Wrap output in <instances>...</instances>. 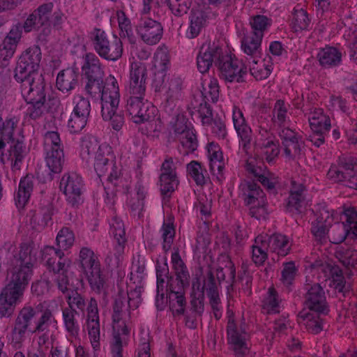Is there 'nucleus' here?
Returning <instances> with one entry per match:
<instances>
[{
	"instance_id": "69168bd1",
	"label": "nucleus",
	"mask_w": 357,
	"mask_h": 357,
	"mask_svg": "<svg viewBox=\"0 0 357 357\" xmlns=\"http://www.w3.org/2000/svg\"><path fill=\"white\" fill-rule=\"evenodd\" d=\"M282 146L287 159L292 160L300 156L301 153V142L299 141L298 137L294 140L282 142Z\"/></svg>"
},
{
	"instance_id": "e433bc0d",
	"label": "nucleus",
	"mask_w": 357,
	"mask_h": 357,
	"mask_svg": "<svg viewBox=\"0 0 357 357\" xmlns=\"http://www.w3.org/2000/svg\"><path fill=\"white\" fill-rule=\"evenodd\" d=\"M97 139L93 136H84L81 142L80 155L86 163H91L97 152L102 148Z\"/></svg>"
},
{
	"instance_id": "4be33fe9",
	"label": "nucleus",
	"mask_w": 357,
	"mask_h": 357,
	"mask_svg": "<svg viewBox=\"0 0 357 357\" xmlns=\"http://www.w3.org/2000/svg\"><path fill=\"white\" fill-rule=\"evenodd\" d=\"M19 119L15 116H8L4 119L0 114V156L6 144L13 139L15 134L19 131Z\"/></svg>"
},
{
	"instance_id": "5fc2aeb1",
	"label": "nucleus",
	"mask_w": 357,
	"mask_h": 357,
	"mask_svg": "<svg viewBox=\"0 0 357 357\" xmlns=\"http://www.w3.org/2000/svg\"><path fill=\"white\" fill-rule=\"evenodd\" d=\"M260 153L268 163L273 162L278 155L280 149L278 144L273 139H268L259 144Z\"/></svg>"
},
{
	"instance_id": "bb28decb",
	"label": "nucleus",
	"mask_w": 357,
	"mask_h": 357,
	"mask_svg": "<svg viewBox=\"0 0 357 357\" xmlns=\"http://www.w3.org/2000/svg\"><path fill=\"white\" fill-rule=\"evenodd\" d=\"M239 188L246 206H250L259 202L263 204L264 199H266L262 190L254 182L245 181L240 185Z\"/></svg>"
},
{
	"instance_id": "423d86ee",
	"label": "nucleus",
	"mask_w": 357,
	"mask_h": 357,
	"mask_svg": "<svg viewBox=\"0 0 357 357\" xmlns=\"http://www.w3.org/2000/svg\"><path fill=\"white\" fill-rule=\"evenodd\" d=\"M36 314V310L31 305H25L20 310L10 332V342L14 347L20 349L22 347Z\"/></svg>"
},
{
	"instance_id": "412c9836",
	"label": "nucleus",
	"mask_w": 357,
	"mask_h": 357,
	"mask_svg": "<svg viewBox=\"0 0 357 357\" xmlns=\"http://www.w3.org/2000/svg\"><path fill=\"white\" fill-rule=\"evenodd\" d=\"M232 120L238 136L241 139L243 149L248 153L250 149L252 132L250 127L247 124L242 111L236 106L233 107Z\"/></svg>"
},
{
	"instance_id": "2f4dec72",
	"label": "nucleus",
	"mask_w": 357,
	"mask_h": 357,
	"mask_svg": "<svg viewBox=\"0 0 357 357\" xmlns=\"http://www.w3.org/2000/svg\"><path fill=\"white\" fill-rule=\"evenodd\" d=\"M266 244L271 252L275 253L278 256L287 255L291 250V243L285 235L273 234L266 237Z\"/></svg>"
},
{
	"instance_id": "e2e57ef3",
	"label": "nucleus",
	"mask_w": 357,
	"mask_h": 357,
	"mask_svg": "<svg viewBox=\"0 0 357 357\" xmlns=\"http://www.w3.org/2000/svg\"><path fill=\"white\" fill-rule=\"evenodd\" d=\"M116 15L121 37L127 38L130 42H132L134 37L130 20L126 16L125 13L121 10L117 11Z\"/></svg>"
},
{
	"instance_id": "0e129e2a",
	"label": "nucleus",
	"mask_w": 357,
	"mask_h": 357,
	"mask_svg": "<svg viewBox=\"0 0 357 357\" xmlns=\"http://www.w3.org/2000/svg\"><path fill=\"white\" fill-rule=\"evenodd\" d=\"M156 108L149 102L146 100L144 105L140 109L137 116L134 117L133 122L137 124L152 121L155 116Z\"/></svg>"
},
{
	"instance_id": "72a5a7b5",
	"label": "nucleus",
	"mask_w": 357,
	"mask_h": 357,
	"mask_svg": "<svg viewBox=\"0 0 357 357\" xmlns=\"http://www.w3.org/2000/svg\"><path fill=\"white\" fill-rule=\"evenodd\" d=\"M79 74L72 68L60 71L56 77V86L63 93L73 90L78 84Z\"/></svg>"
},
{
	"instance_id": "f704fd0d",
	"label": "nucleus",
	"mask_w": 357,
	"mask_h": 357,
	"mask_svg": "<svg viewBox=\"0 0 357 357\" xmlns=\"http://www.w3.org/2000/svg\"><path fill=\"white\" fill-rule=\"evenodd\" d=\"M79 313L72 307H65L62 310V318L64 328L72 338H77L79 336L80 327L78 321Z\"/></svg>"
},
{
	"instance_id": "4d7b16f0",
	"label": "nucleus",
	"mask_w": 357,
	"mask_h": 357,
	"mask_svg": "<svg viewBox=\"0 0 357 357\" xmlns=\"http://www.w3.org/2000/svg\"><path fill=\"white\" fill-rule=\"evenodd\" d=\"M310 23V20L305 10L302 8L294 10L291 21V26L294 31L307 29Z\"/></svg>"
},
{
	"instance_id": "3c124183",
	"label": "nucleus",
	"mask_w": 357,
	"mask_h": 357,
	"mask_svg": "<svg viewBox=\"0 0 357 357\" xmlns=\"http://www.w3.org/2000/svg\"><path fill=\"white\" fill-rule=\"evenodd\" d=\"M54 323H56V320L52 310L45 309L36 321L35 326L31 332L32 333H48L50 327Z\"/></svg>"
},
{
	"instance_id": "8fccbe9b",
	"label": "nucleus",
	"mask_w": 357,
	"mask_h": 357,
	"mask_svg": "<svg viewBox=\"0 0 357 357\" xmlns=\"http://www.w3.org/2000/svg\"><path fill=\"white\" fill-rule=\"evenodd\" d=\"M337 162V165H331V168L335 167L343 175H348L357 171V159L350 154L341 155Z\"/></svg>"
},
{
	"instance_id": "79ce46f5",
	"label": "nucleus",
	"mask_w": 357,
	"mask_h": 357,
	"mask_svg": "<svg viewBox=\"0 0 357 357\" xmlns=\"http://www.w3.org/2000/svg\"><path fill=\"white\" fill-rule=\"evenodd\" d=\"M317 59L321 66L330 68L340 63L342 54L335 47H326L319 52Z\"/></svg>"
},
{
	"instance_id": "b1692460",
	"label": "nucleus",
	"mask_w": 357,
	"mask_h": 357,
	"mask_svg": "<svg viewBox=\"0 0 357 357\" xmlns=\"http://www.w3.org/2000/svg\"><path fill=\"white\" fill-rule=\"evenodd\" d=\"M33 275V268L12 261L8 271L9 282L14 285L26 288Z\"/></svg>"
},
{
	"instance_id": "cd10ccee",
	"label": "nucleus",
	"mask_w": 357,
	"mask_h": 357,
	"mask_svg": "<svg viewBox=\"0 0 357 357\" xmlns=\"http://www.w3.org/2000/svg\"><path fill=\"white\" fill-rule=\"evenodd\" d=\"M84 60V63L82 66L83 75L86 79H102L104 70L98 57L93 53H87Z\"/></svg>"
},
{
	"instance_id": "a878e982",
	"label": "nucleus",
	"mask_w": 357,
	"mask_h": 357,
	"mask_svg": "<svg viewBox=\"0 0 357 357\" xmlns=\"http://www.w3.org/2000/svg\"><path fill=\"white\" fill-rule=\"evenodd\" d=\"M308 121L311 130L317 133H328L332 128L330 117L320 108H314L309 113Z\"/></svg>"
},
{
	"instance_id": "f8f14e48",
	"label": "nucleus",
	"mask_w": 357,
	"mask_h": 357,
	"mask_svg": "<svg viewBox=\"0 0 357 357\" xmlns=\"http://www.w3.org/2000/svg\"><path fill=\"white\" fill-rule=\"evenodd\" d=\"M21 83V92L27 100H46L45 83L42 74H33L23 80H16Z\"/></svg>"
},
{
	"instance_id": "0eeeda50",
	"label": "nucleus",
	"mask_w": 357,
	"mask_h": 357,
	"mask_svg": "<svg viewBox=\"0 0 357 357\" xmlns=\"http://www.w3.org/2000/svg\"><path fill=\"white\" fill-rule=\"evenodd\" d=\"M41 59L40 49L33 46L26 49L20 56L15 70V79L23 80L26 77L40 74L39 64Z\"/></svg>"
},
{
	"instance_id": "680f3d73",
	"label": "nucleus",
	"mask_w": 357,
	"mask_h": 357,
	"mask_svg": "<svg viewBox=\"0 0 357 357\" xmlns=\"http://www.w3.org/2000/svg\"><path fill=\"white\" fill-rule=\"evenodd\" d=\"M306 328L312 333H319L323 329L322 320L319 315L314 313L301 314Z\"/></svg>"
},
{
	"instance_id": "603ef678",
	"label": "nucleus",
	"mask_w": 357,
	"mask_h": 357,
	"mask_svg": "<svg viewBox=\"0 0 357 357\" xmlns=\"http://www.w3.org/2000/svg\"><path fill=\"white\" fill-rule=\"evenodd\" d=\"M263 310L268 314H275L280 312V305L278 295L273 288H270L262 304Z\"/></svg>"
},
{
	"instance_id": "4468645a",
	"label": "nucleus",
	"mask_w": 357,
	"mask_h": 357,
	"mask_svg": "<svg viewBox=\"0 0 357 357\" xmlns=\"http://www.w3.org/2000/svg\"><path fill=\"white\" fill-rule=\"evenodd\" d=\"M136 30L142 40L146 44H157L162 36V26L160 22L148 17H142L136 26Z\"/></svg>"
},
{
	"instance_id": "58836bf2",
	"label": "nucleus",
	"mask_w": 357,
	"mask_h": 357,
	"mask_svg": "<svg viewBox=\"0 0 357 357\" xmlns=\"http://www.w3.org/2000/svg\"><path fill=\"white\" fill-rule=\"evenodd\" d=\"M91 289L100 294L105 289L106 280L100 268V264L83 271Z\"/></svg>"
},
{
	"instance_id": "393cba45",
	"label": "nucleus",
	"mask_w": 357,
	"mask_h": 357,
	"mask_svg": "<svg viewBox=\"0 0 357 357\" xmlns=\"http://www.w3.org/2000/svg\"><path fill=\"white\" fill-rule=\"evenodd\" d=\"M245 169L250 174L257 178L264 187L268 190L275 188V184L278 183L277 178L267 169L266 167L255 165L254 160H248L245 163Z\"/></svg>"
},
{
	"instance_id": "2eb2a0df",
	"label": "nucleus",
	"mask_w": 357,
	"mask_h": 357,
	"mask_svg": "<svg viewBox=\"0 0 357 357\" xmlns=\"http://www.w3.org/2000/svg\"><path fill=\"white\" fill-rule=\"evenodd\" d=\"M54 214V206L51 197H43L38 208L32 212L30 223L36 231L43 230L50 223H52Z\"/></svg>"
},
{
	"instance_id": "a211bd4d",
	"label": "nucleus",
	"mask_w": 357,
	"mask_h": 357,
	"mask_svg": "<svg viewBox=\"0 0 357 357\" xmlns=\"http://www.w3.org/2000/svg\"><path fill=\"white\" fill-rule=\"evenodd\" d=\"M333 220V215L323 206H321L317 213V219L312 223L311 231L317 242L325 243L329 240V227Z\"/></svg>"
},
{
	"instance_id": "338daca9",
	"label": "nucleus",
	"mask_w": 357,
	"mask_h": 357,
	"mask_svg": "<svg viewBox=\"0 0 357 357\" xmlns=\"http://www.w3.org/2000/svg\"><path fill=\"white\" fill-rule=\"evenodd\" d=\"M163 240L162 249L165 252H168L173 243L175 236V229L172 222H164L160 230Z\"/></svg>"
},
{
	"instance_id": "aec40b11",
	"label": "nucleus",
	"mask_w": 357,
	"mask_h": 357,
	"mask_svg": "<svg viewBox=\"0 0 357 357\" xmlns=\"http://www.w3.org/2000/svg\"><path fill=\"white\" fill-rule=\"evenodd\" d=\"M305 304L311 311L319 313H325L327 311V305L325 293L318 283L314 284H306Z\"/></svg>"
},
{
	"instance_id": "f3484780",
	"label": "nucleus",
	"mask_w": 357,
	"mask_h": 357,
	"mask_svg": "<svg viewBox=\"0 0 357 357\" xmlns=\"http://www.w3.org/2000/svg\"><path fill=\"white\" fill-rule=\"evenodd\" d=\"M147 70L142 63H132L130 66L128 93L130 96H144Z\"/></svg>"
},
{
	"instance_id": "4c0bfd02",
	"label": "nucleus",
	"mask_w": 357,
	"mask_h": 357,
	"mask_svg": "<svg viewBox=\"0 0 357 357\" xmlns=\"http://www.w3.org/2000/svg\"><path fill=\"white\" fill-rule=\"evenodd\" d=\"M206 22L205 13L199 8H193L190 16V26L187 31V36L190 38L197 37Z\"/></svg>"
},
{
	"instance_id": "49530a36",
	"label": "nucleus",
	"mask_w": 357,
	"mask_h": 357,
	"mask_svg": "<svg viewBox=\"0 0 357 357\" xmlns=\"http://www.w3.org/2000/svg\"><path fill=\"white\" fill-rule=\"evenodd\" d=\"M261 36H255L253 35L247 36L243 38L241 41V47L243 52L250 58L248 59V61L253 59V57H259L261 56Z\"/></svg>"
},
{
	"instance_id": "1a4fd4ad",
	"label": "nucleus",
	"mask_w": 357,
	"mask_h": 357,
	"mask_svg": "<svg viewBox=\"0 0 357 357\" xmlns=\"http://www.w3.org/2000/svg\"><path fill=\"white\" fill-rule=\"evenodd\" d=\"M86 328L92 347L100 349L102 335L98 302L94 298H91L86 307Z\"/></svg>"
},
{
	"instance_id": "c85d7f7f",
	"label": "nucleus",
	"mask_w": 357,
	"mask_h": 357,
	"mask_svg": "<svg viewBox=\"0 0 357 357\" xmlns=\"http://www.w3.org/2000/svg\"><path fill=\"white\" fill-rule=\"evenodd\" d=\"M12 144L6 154L7 160L10 162L13 170H19L21 168L22 161L26 154V147L22 139H11Z\"/></svg>"
},
{
	"instance_id": "bf43d9fd",
	"label": "nucleus",
	"mask_w": 357,
	"mask_h": 357,
	"mask_svg": "<svg viewBox=\"0 0 357 357\" xmlns=\"http://www.w3.org/2000/svg\"><path fill=\"white\" fill-rule=\"evenodd\" d=\"M257 132L260 136V140L262 142L268 141L272 139L271 129H275L269 121V116L261 115L257 118Z\"/></svg>"
},
{
	"instance_id": "a18cd8bd",
	"label": "nucleus",
	"mask_w": 357,
	"mask_h": 357,
	"mask_svg": "<svg viewBox=\"0 0 357 357\" xmlns=\"http://www.w3.org/2000/svg\"><path fill=\"white\" fill-rule=\"evenodd\" d=\"M327 176L334 183H340L348 188L357 190V170L356 172L343 175L335 167H333L328 171Z\"/></svg>"
},
{
	"instance_id": "5701e85b",
	"label": "nucleus",
	"mask_w": 357,
	"mask_h": 357,
	"mask_svg": "<svg viewBox=\"0 0 357 357\" xmlns=\"http://www.w3.org/2000/svg\"><path fill=\"white\" fill-rule=\"evenodd\" d=\"M111 232L114 236L115 243L114 252L115 265L118 266L120 262V257L124 252L126 242V231L123 221L116 216H114L110 224Z\"/></svg>"
},
{
	"instance_id": "a19ab883",
	"label": "nucleus",
	"mask_w": 357,
	"mask_h": 357,
	"mask_svg": "<svg viewBox=\"0 0 357 357\" xmlns=\"http://www.w3.org/2000/svg\"><path fill=\"white\" fill-rule=\"evenodd\" d=\"M37 249L31 243H22L19 253L14 257L13 261L29 266L33 268L36 261Z\"/></svg>"
},
{
	"instance_id": "f03ea898",
	"label": "nucleus",
	"mask_w": 357,
	"mask_h": 357,
	"mask_svg": "<svg viewBox=\"0 0 357 357\" xmlns=\"http://www.w3.org/2000/svg\"><path fill=\"white\" fill-rule=\"evenodd\" d=\"M141 302L137 291L119 293L115 298L112 307L113 342L111 344L112 357H123L125 337L129 335L132 327L131 310L137 309Z\"/></svg>"
},
{
	"instance_id": "c03bdc74",
	"label": "nucleus",
	"mask_w": 357,
	"mask_h": 357,
	"mask_svg": "<svg viewBox=\"0 0 357 357\" xmlns=\"http://www.w3.org/2000/svg\"><path fill=\"white\" fill-rule=\"evenodd\" d=\"M33 178L26 176L21 179L17 195L15 197L16 204L20 208H23L29 201L33 190Z\"/></svg>"
},
{
	"instance_id": "6ab92c4d",
	"label": "nucleus",
	"mask_w": 357,
	"mask_h": 357,
	"mask_svg": "<svg viewBox=\"0 0 357 357\" xmlns=\"http://www.w3.org/2000/svg\"><path fill=\"white\" fill-rule=\"evenodd\" d=\"M41 254L43 261L53 272L63 271L70 266V260L64 257V252L61 250L56 249L53 246H45L41 250Z\"/></svg>"
},
{
	"instance_id": "9d476101",
	"label": "nucleus",
	"mask_w": 357,
	"mask_h": 357,
	"mask_svg": "<svg viewBox=\"0 0 357 357\" xmlns=\"http://www.w3.org/2000/svg\"><path fill=\"white\" fill-rule=\"evenodd\" d=\"M228 342L237 357H244L249 351L247 344L248 334L245 328L238 326L232 318H229L227 324Z\"/></svg>"
},
{
	"instance_id": "dca6fc26",
	"label": "nucleus",
	"mask_w": 357,
	"mask_h": 357,
	"mask_svg": "<svg viewBox=\"0 0 357 357\" xmlns=\"http://www.w3.org/2000/svg\"><path fill=\"white\" fill-rule=\"evenodd\" d=\"M120 101L119 85L114 77H107L101 91V110H104L105 116H109V110L118 108Z\"/></svg>"
},
{
	"instance_id": "052dcab7",
	"label": "nucleus",
	"mask_w": 357,
	"mask_h": 357,
	"mask_svg": "<svg viewBox=\"0 0 357 357\" xmlns=\"http://www.w3.org/2000/svg\"><path fill=\"white\" fill-rule=\"evenodd\" d=\"M250 24L253 29V33L252 35L255 36H261L260 38L262 39L264 32L271 24V20L265 15H256L252 17L250 21Z\"/></svg>"
},
{
	"instance_id": "13d9d810",
	"label": "nucleus",
	"mask_w": 357,
	"mask_h": 357,
	"mask_svg": "<svg viewBox=\"0 0 357 357\" xmlns=\"http://www.w3.org/2000/svg\"><path fill=\"white\" fill-rule=\"evenodd\" d=\"M24 290L25 288L8 282L2 290L1 295L16 305L17 303L21 301Z\"/></svg>"
},
{
	"instance_id": "09e8293b",
	"label": "nucleus",
	"mask_w": 357,
	"mask_h": 357,
	"mask_svg": "<svg viewBox=\"0 0 357 357\" xmlns=\"http://www.w3.org/2000/svg\"><path fill=\"white\" fill-rule=\"evenodd\" d=\"M249 69L251 75L257 79L261 80L266 79L271 72V66H267L264 61L259 57H253L250 61H248Z\"/></svg>"
},
{
	"instance_id": "6e6d98bb",
	"label": "nucleus",
	"mask_w": 357,
	"mask_h": 357,
	"mask_svg": "<svg viewBox=\"0 0 357 357\" xmlns=\"http://www.w3.org/2000/svg\"><path fill=\"white\" fill-rule=\"evenodd\" d=\"M56 241L58 249L63 252V250H66L73 245L75 234L69 228L63 227L57 234Z\"/></svg>"
},
{
	"instance_id": "9b49d317",
	"label": "nucleus",
	"mask_w": 357,
	"mask_h": 357,
	"mask_svg": "<svg viewBox=\"0 0 357 357\" xmlns=\"http://www.w3.org/2000/svg\"><path fill=\"white\" fill-rule=\"evenodd\" d=\"M188 120L183 115H176L172 123V129L175 138L185 148L186 152H192L197 149V141L192 130L187 125Z\"/></svg>"
},
{
	"instance_id": "20e7f679",
	"label": "nucleus",
	"mask_w": 357,
	"mask_h": 357,
	"mask_svg": "<svg viewBox=\"0 0 357 357\" xmlns=\"http://www.w3.org/2000/svg\"><path fill=\"white\" fill-rule=\"evenodd\" d=\"M91 40L96 52L108 61H116L123 54V44L116 36L109 37L103 30L95 29L91 33Z\"/></svg>"
},
{
	"instance_id": "ddd939ff",
	"label": "nucleus",
	"mask_w": 357,
	"mask_h": 357,
	"mask_svg": "<svg viewBox=\"0 0 357 357\" xmlns=\"http://www.w3.org/2000/svg\"><path fill=\"white\" fill-rule=\"evenodd\" d=\"M185 275L181 273V281H172L169 284V308L174 316L183 315L185 310L186 301L184 296V287L188 284Z\"/></svg>"
},
{
	"instance_id": "de8ad7c7",
	"label": "nucleus",
	"mask_w": 357,
	"mask_h": 357,
	"mask_svg": "<svg viewBox=\"0 0 357 357\" xmlns=\"http://www.w3.org/2000/svg\"><path fill=\"white\" fill-rule=\"evenodd\" d=\"M146 197L144 187L140 183L135 186L134 195L128 201V206L134 216L139 217L144 208V199Z\"/></svg>"
},
{
	"instance_id": "39448f33",
	"label": "nucleus",
	"mask_w": 357,
	"mask_h": 357,
	"mask_svg": "<svg viewBox=\"0 0 357 357\" xmlns=\"http://www.w3.org/2000/svg\"><path fill=\"white\" fill-rule=\"evenodd\" d=\"M46 165L53 173H60L65 162L63 147L57 132L48 131L44 135Z\"/></svg>"
},
{
	"instance_id": "473e14b6",
	"label": "nucleus",
	"mask_w": 357,
	"mask_h": 357,
	"mask_svg": "<svg viewBox=\"0 0 357 357\" xmlns=\"http://www.w3.org/2000/svg\"><path fill=\"white\" fill-rule=\"evenodd\" d=\"M206 291L209 298L210 305L213 310L214 316L217 319H219L222 315V307L218 287L212 273H209L206 278Z\"/></svg>"
},
{
	"instance_id": "37998d69",
	"label": "nucleus",
	"mask_w": 357,
	"mask_h": 357,
	"mask_svg": "<svg viewBox=\"0 0 357 357\" xmlns=\"http://www.w3.org/2000/svg\"><path fill=\"white\" fill-rule=\"evenodd\" d=\"M268 247L266 244V236H258L255 239V243L252 245V259L257 265H262L268 257L267 252Z\"/></svg>"
},
{
	"instance_id": "6e6552de",
	"label": "nucleus",
	"mask_w": 357,
	"mask_h": 357,
	"mask_svg": "<svg viewBox=\"0 0 357 357\" xmlns=\"http://www.w3.org/2000/svg\"><path fill=\"white\" fill-rule=\"evenodd\" d=\"M60 188L72 206H78L83 202L84 183L82 177L75 172L65 174L60 182Z\"/></svg>"
},
{
	"instance_id": "c9c22d12",
	"label": "nucleus",
	"mask_w": 357,
	"mask_h": 357,
	"mask_svg": "<svg viewBox=\"0 0 357 357\" xmlns=\"http://www.w3.org/2000/svg\"><path fill=\"white\" fill-rule=\"evenodd\" d=\"M273 128H280L289 126V116L288 114V106L286 105L284 100H278L272 110V116L269 119Z\"/></svg>"
},
{
	"instance_id": "774afa93",
	"label": "nucleus",
	"mask_w": 357,
	"mask_h": 357,
	"mask_svg": "<svg viewBox=\"0 0 357 357\" xmlns=\"http://www.w3.org/2000/svg\"><path fill=\"white\" fill-rule=\"evenodd\" d=\"M349 231L344 222H337L329 233V241L335 244L340 243L344 241Z\"/></svg>"
},
{
	"instance_id": "7ed1b4c3",
	"label": "nucleus",
	"mask_w": 357,
	"mask_h": 357,
	"mask_svg": "<svg viewBox=\"0 0 357 357\" xmlns=\"http://www.w3.org/2000/svg\"><path fill=\"white\" fill-rule=\"evenodd\" d=\"M99 178L107 176V181L113 184L115 187L118 186L120 178V170L116 166L115 158L112 151V148L102 144V148L97 152L96 156L91 160V163Z\"/></svg>"
},
{
	"instance_id": "864d4df0",
	"label": "nucleus",
	"mask_w": 357,
	"mask_h": 357,
	"mask_svg": "<svg viewBox=\"0 0 357 357\" xmlns=\"http://www.w3.org/2000/svg\"><path fill=\"white\" fill-rule=\"evenodd\" d=\"M79 261L83 271L100 264L93 251L86 247L80 250Z\"/></svg>"
},
{
	"instance_id": "ea45409f",
	"label": "nucleus",
	"mask_w": 357,
	"mask_h": 357,
	"mask_svg": "<svg viewBox=\"0 0 357 357\" xmlns=\"http://www.w3.org/2000/svg\"><path fill=\"white\" fill-rule=\"evenodd\" d=\"M169 56L166 48H158L154 54V77L155 82H157V78H161L159 83L163 82V77L165 76V73L169 64Z\"/></svg>"
},
{
	"instance_id": "f257e3e1",
	"label": "nucleus",
	"mask_w": 357,
	"mask_h": 357,
	"mask_svg": "<svg viewBox=\"0 0 357 357\" xmlns=\"http://www.w3.org/2000/svg\"><path fill=\"white\" fill-rule=\"evenodd\" d=\"M218 66L220 76L228 82H241L247 73V67L238 59L225 54L222 48L215 42L204 43L197 56V66L201 73L208 71L213 63Z\"/></svg>"
},
{
	"instance_id": "7c9ffc66",
	"label": "nucleus",
	"mask_w": 357,
	"mask_h": 357,
	"mask_svg": "<svg viewBox=\"0 0 357 357\" xmlns=\"http://www.w3.org/2000/svg\"><path fill=\"white\" fill-rule=\"evenodd\" d=\"M183 79L177 75H172L168 84L165 109L167 112H172L175 107V101L181 96Z\"/></svg>"
},
{
	"instance_id": "c756f323",
	"label": "nucleus",
	"mask_w": 357,
	"mask_h": 357,
	"mask_svg": "<svg viewBox=\"0 0 357 357\" xmlns=\"http://www.w3.org/2000/svg\"><path fill=\"white\" fill-rule=\"evenodd\" d=\"M208 158L209 160L210 170L213 174L219 178L222 176L225 169V162L222 152L220 146L213 142L208 145Z\"/></svg>"
}]
</instances>
